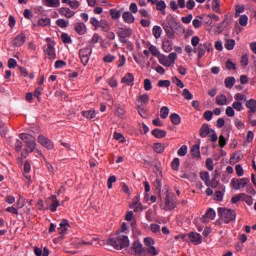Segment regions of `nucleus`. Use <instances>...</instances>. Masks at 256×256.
Here are the masks:
<instances>
[{"label": "nucleus", "instance_id": "f257e3e1", "mask_svg": "<svg viewBox=\"0 0 256 256\" xmlns=\"http://www.w3.org/2000/svg\"><path fill=\"white\" fill-rule=\"evenodd\" d=\"M107 245H110V247L115 248L117 251L127 249V247H129V237L120 232H116V237L109 238L107 240Z\"/></svg>", "mask_w": 256, "mask_h": 256}, {"label": "nucleus", "instance_id": "f03ea898", "mask_svg": "<svg viewBox=\"0 0 256 256\" xmlns=\"http://www.w3.org/2000/svg\"><path fill=\"white\" fill-rule=\"evenodd\" d=\"M178 25H181V23L177 22L173 15H167L165 21L162 23V29L165 31L169 39H175V31H177Z\"/></svg>", "mask_w": 256, "mask_h": 256}, {"label": "nucleus", "instance_id": "7ed1b4c3", "mask_svg": "<svg viewBox=\"0 0 256 256\" xmlns=\"http://www.w3.org/2000/svg\"><path fill=\"white\" fill-rule=\"evenodd\" d=\"M218 215L219 217H221L222 220H224V223L226 225H229V223L237 219V212H235V210L233 209L219 207Z\"/></svg>", "mask_w": 256, "mask_h": 256}, {"label": "nucleus", "instance_id": "20e7f679", "mask_svg": "<svg viewBox=\"0 0 256 256\" xmlns=\"http://www.w3.org/2000/svg\"><path fill=\"white\" fill-rule=\"evenodd\" d=\"M19 138L25 145V149L29 152L35 151V147H37V142H35V138L33 135L27 134V133H21L19 134Z\"/></svg>", "mask_w": 256, "mask_h": 256}, {"label": "nucleus", "instance_id": "39448f33", "mask_svg": "<svg viewBox=\"0 0 256 256\" xmlns=\"http://www.w3.org/2000/svg\"><path fill=\"white\" fill-rule=\"evenodd\" d=\"M131 35H133V29L123 28V27L118 28V31H117L118 39L120 43H124L125 45H127V47L131 45V42L127 41V39L131 37Z\"/></svg>", "mask_w": 256, "mask_h": 256}, {"label": "nucleus", "instance_id": "423d86ee", "mask_svg": "<svg viewBox=\"0 0 256 256\" xmlns=\"http://www.w3.org/2000/svg\"><path fill=\"white\" fill-rule=\"evenodd\" d=\"M211 52V44L205 42L204 44H199L197 48L194 49V53H198L197 61H201L205 56V53Z\"/></svg>", "mask_w": 256, "mask_h": 256}, {"label": "nucleus", "instance_id": "0eeeda50", "mask_svg": "<svg viewBox=\"0 0 256 256\" xmlns=\"http://www.w3.org/2000/svg\"><path fill=\"white\" fill-rule=\"evenodd\" d=\"M250 179L249 178H233L231 180V185L233 187V189H235L236 191H239V189H245V186L250 183Z\"/></svg>", "mask_w": 256, "mask_h": 256}, {"label": "nucleus", "instance_id": "6e6552de", "mask_svg": "<svg viewBox=\"0 0 256 256\" xmlns=\"http://www.w3.org/2000/svg\"><path fill=\"white\" fill-rule=\"evenodd\" d=\"M92 53H93V50L89 47L82 48L79 50V57H80L81 63L84 66L89 63V59Z\"/></svg>", "mask_w": 256, "mask_h": 256}, {"label": "nucleus", "instance_id": "1a4fd4ad", "mask_svg": "<svg viewBox=\"0 0 256 256\" xmlns=\"http://www.w3.org/2000/svg\"><path fill=\"white\" fill-rule=\"evenodd\" d=\"M43 51L47 55L50 61L57 59V53L55 52V43L47 44L43 46Z\"/></svg>", "mask_w": 256, "mask_h": 256}, {"label": "nucleus", "instance_id": "9d476101", "mask_svg": "<svg viewBox=\"0 0 256 256\" xmlns=\"http://www.w3.org/2000/svg\"><path fill=\"white\" fill-rule=\"evenodd\" d=\"M25 41H27V37L25 36V33L21 32L13 39L12 45L13 47H23Z\"/></svg>", "mask_w": 256, "mask_h": 256}, {"label": "nucleus", "instance_id": "9b49d317", "mask_svg": "<svg viewBox=\"0 0 256 256\" xmlns=\"http://www.w3.org/2000/svg\"><path fill=\"white\" fill-rule=\"evenodd\" d=\"M38 143H40V145H42L43 147H46V149H53L54 144L53 141L49 140V138L44 137L43 134H40L38 136Z\"/></svg>", "mask_w": 256, "mask_h": 256}, {"label": "nucleus", "instance_id": "f8f14e48", "mask_svg": "<svg viewBox=\"0 0 256 256\" xmlns=\"http://www.w3.org/2000/svg\"><path fill=\"white\" fill-rule=\"evenodd\" d=\"M216 215L217 213L215 212V210H213V208H209L206 211L205 215L202 216L201 221L202 223H209V220L212 221L213 219H215Z\"/></svg>", "mask_w": 256, "mask_h": 256}, {"label": "nucleus", "instance_id": "ddd939ff", "mask_svg": "<svg viewBox=\"0 0 256 256\" xmlns=\"http://www.w3.org/2000/svg\"><path fill=\"white\" fill-rule=\"evenodd\" d=\"M188 239L191 243H196V245H201V243H203V236L199 233L190 232L188 234Z\"/></svg>", "mask_w": 256, "mask_h": 256}, {"label": "nucleus", "instance_id": "4468645a", "mask_svg": "<svg viewBox=\"0 0 256 256\" xmlns=\"http://www.w3.org/2000/svg\"><path fill=\"white\" fill-rule=\"evenodd\" d=\"M71 225H69V220L67 219H62L60 222V226L58 228L59 234L60 235H67V229H69Z\"/></svg>", "mask_w": 256, "mask_h": 256}, {"label": "nucleus", "instance_id": "2eb2a0df", "mask_svg": "<svg viewBox=\"0 0 256 256\" xmlns=\"http://www.w3.org/2000/svg\"><path fill=\"white\" fill-rule=\"evenodd\" d=\"M74 29L78 35H85L87 33V27L83 22H77L74 24Z\"/></svg>", "mask_w": 256, "mask_h": 256}, {"label": "nucleus", "instance_id": "dca6fc26", "mask_svg": "<svg viewBox=\"0 0 256 256\" xmlns=\"http://www.w3.org/2000/svg\"><path fill=\"white\" fill-rule=\"evenodd\" d=\"M151 134L156 139H163V138L167 137V131H165L163 129H159V128H155L154 130H152Z\"/></svg>", "mask_w": 256, "mask_h": 256}, {"label": "nucleus", "instance_id": "f3484780", "mask_svg": "<svg viewBox=\"0 0 256 256\" xmlns=\"http://www.w3.org/2000/svg\"><path fill=\"white\" fill-rule=\"evenodd\" d=\"M59 13L60 15H63L64 17H66V19H71V17L75 16V11L65 7L60 8Z\"/></svg>", "mask_w": 256, "mask_h": 256}, {"label": "nucleus", "instance_id": "a211bd4d", "mask_svg": "<svg viewBox=\"0 0 256 256\" xmlns=\"http://www.w3.org/2000/svg\"><path fill=\"white\" fill-rule=\"evenodd\" d=\"M165 207H166L167 211H173V209H175V207H177V204H175L173 202V200H171V198L169 197V192H167L166 197H165Z\"/></svg>", "mask_w": 256, "mask_h": 256}, {"label": "nucleus", "instance_id": "6ab92c4d", "mask_svg": "<svg viewBox=\"0 0 256 256\" xmlns=\"http://www.w3.org/2000/svg\"><path fill=\"white\" fill-rule=\"evenodd\" d=\"M122 18L124 23H135V16H133V13H131L130 11H126L122 14Z\"/></svg>", "mask_w": 256, "mask_h": 256}, {"label": "nucleus", "instance_id": "aec40b11", "mask_svg": "<svg viewBox=\"0 0 256 256\" xmlns=\"http://www.w3.org/2000/svg\"><path fill=\"white\" fill-rule=\"evenodd\" d=\"M133 81H135V76L133 73L128 72L122 79L121 83H125V85L133 86Z\"/></svg>", "mask_w": 256, "mask_h": 256}, {"label": "nucleus", "instance_id": "412c9836", "mask_svg": "<svg viewBox=\"0 0 256 256\" xmlns=\"http://www.w3.org/2000/svg\"><path fill=\"white\" fill-rule=\"evenodd\" d=\"M229 26V18L226 16L224 20L217 26L216 33L218 35H221L223 33V30L226 29V27Z\"/></svg>", "mask_w": 256, "mask_h": 256}, {"label": "nucleus", "instance_id": "4be33fe9", "mask_svg": "<svg viewBox=\"0 0 256 256\" xmlns=\"http://www.w3.org/2000/svg\"><path fill=\"white\" fill-rule=\"evenodd\" d=\"M190 153L192 157L195 159H199L201 157V151H200V146L199 144L193 145L190 149Z\"/></svg>", "mask_w": 256, "mask_h": 256}, {"label": "nucleus", "instance_id": "5701e85b", "mask_svg": "<svg viewBox=\"0 0 256 256\" xmlns=\"http://www.w3.org/2000/svg\"><path fill=\"white\" fill-rule=\"evenodd\" d=\"M132 249L135 251L136 255H143V244L138 240L133 242Z\"/></svg>", "mask_w": 256, "mask_h": 256}, {"label": "nucleus", "instance_id": "b1692460", "mask_svg": "<svg viewBox=\"0 0 256 256\" xmlns=\"http://www.w3.org/2000/svg\"><path fill=\"white\" fill-rule=\"evenodd\" d=\"M209 133H211V128H209V125L203 124L201 126L200 132H199L200 137H202V139H205V137H207V135H209Z\"/></svg>", "mask_w": 256, "mask_h": 256}, {"label": "nucleus", "instance_id": "393cba45", "mask_svg": "<svg viewBox=\"0 0 256 256\" xmlns=\"http://www.w3.org/2000/svg\"><path fill=\"white\" fill-rule=\"evenodd\" d=\"M162 47L166 53H171L173 50V41L167 39L162 42Z\"/></svg>", "mask_w": 256, "mask_h": 256}, {"label": "nucleus", "instance_id": "a878e982", "mask_svg": "<svg viewBox=\"0 0 256 256\" xmlns=\"http://www.w3.org/2000/svg\"><path fill=\"white\" fill-rule=\"evenodd\" d=\"M99 27L104 31V33H109L111 31V26L109 25V21L103 19L100 21Z\"/></svg>", "mask_w": 256, "mask_h": 256}, {"label": "nucleus", "instance_id": "bb28decb", "mask_svg": "<svg viewBox=\"0 0 256 256\" xmlns=\"http://www.w3.org/2000/svg\"><path fill=\"white\" fill-rule=\"evenodd\" d=\"M158 61L164 67H171V62H169V60L167 59V56H165L164 54H160L158 56Z\"/></svg>", "mask_w": 256, "mask_h": 256}, {"label": "nucleus", "instance_id": "cd10ccee", "mask_svg": "<svg viewBox=\"0 0 256 256\" xmlns=\"http://www.w3.org/2000/svg\"><path fill=\"white\" fill-rule=\"evenodd\" d=\"M109 13L112 17V19L117 20L121 18V13H123V9L117 10V9H110Z\"/></svg>", "mask_w": 256, "mask_h": 256}, {"label": "nucleus", "instance_id": "c85d7f7f", "mask_svg": "<svg viewBox=\"0 0 256 256\" xmlns=\"http://www.w3.org/2000/svg\"><path fill=\"white\" fill-rule=\"evenodd\" d=\"M153 151L155 153L161 154L165 151V145L163 143H154L153 144Z\"/></svg>", "mask_w": 256, "mask_h": 256}, {"label": "nucleus", "instance_id": "c756f323", "mask_svg": "<svg viewBox=\"0 0 256 256\" xmlns=\"http://www.w3.org/2000/svg\"><path fill=\"white\" fill-rule=\"evenodd\" d=\"M156 9L157 11H161L162 15H166L165 9H167V4L165 3V1L160 0L156 4Z\"/></svg>", "mask_w": 256, "mask_h": 256}, {"label": "nucleus", "instance_id": "7c9ffc66", "mask_svg": "<svg viewBox=\"0 0 256 256\" xmlns=\"http://www.w3.org/2000/svg\"><path fill=\"white\" fill-rule=\"evenodd\" d=\"M130 209H133L135 211V213H137V211H143V204H141V202H138L136 200H134L132 202V204L129 205Z\"/></svg>", "mask_w": 256, "mask_h": 256}, {"label": "nucleus", "instance_id": "2f4dec72", "mask_svg": "<svg viewBox=\"0 0 256 256\" xmlns=\"http://www.w3.org/2000/svg\"><path fill=\"white\" fill-rule=\"evenodd\" d=\"M247 109H250L251 113H256V100L250 99L246 102Z\"/></svg>", "mask_w": 256, "mask_h": 256}, {"label": "nucleus", "instance_id": "473e14b6", "mask_svg": "<svg viewBox=\"0 0 256 256\" xmlns=\"http://www.w3.org/2000/svg\"><path fill=\"white\" fill-rule=\"evenodd\" d=\"M170 121L173 123V125H180L181 124V116L177 113H172L170 115Z\"/></svg>", "mask_w": 256, "mask_h": 256}, {"label": "nucleus", "instance_id": "72a5a7b5", "mask_svg": "<svg viewBox=\"0 0 256 256\" xmlns=\"http://www.w3.org/2000/svg\"><path fill=\"white\" fill-rule=\"evenodd\" d=\"M224 84L227 89H233V86L235 85V77H227L224 80Z\"/></svg>", "mask_w": 256, "mask_h": 256}, {"label": "nucleus", "instance_id": "f704fd0d", "mask_svg": "<svg viewBox=\"0 0 256 256\" xmlns=\"http://www.w3.org/2000/svg\"><path fill=\"white\" fill-rule=\"evenodd\" d=\"M224 47L225 49H227V51H233V49H235V40L234 39L226 40Z\"/></svg>", "mask_w": 256, "mask_h": 256}, {"label": "nucleus", "instance_id": "c9c22d12", "mask_svg": "<svg viewBox=\"0 0 256 256\" xmlns=\"http://www.w3.org/2000/svg\"><path fill=\"white\" fill-rule=\"evenodd\" d=\"M240 197H242V201L247 203V205H249V207H251V205H253V197L252 196H249L245 193H241Z\"/></svg>", "mask_w": 256, "mask_h": 256}, {"label": "nucleus", "instance_id": "e433bc0d", "mask_svg": "<svg viewBox=\"0 0 256 256\" xmlns=\"http://www.w3.org/2000/svg\"><path fill=\"white\" fill-rule=\"evenodd\" d=\"M152 33L155 37V39H159L161 37V34L163 33V29H161V26H154L152 29Z\"/></svg>", "mask_w": 256, "mask_h": 256}, {"label": "nucleus", "instance_id": "4c0bfd02", "mask_svg": "<svg viewBox=\"0 0 256 256\" xmlns=\"http://www.w3.org/2000/svg\"><path fill=\"white\" fill-rule=\"evenodd\" d=\"M216 103L217 105H227V96L225 94L218 95L216 97Z\"/></svg>", "mask_w": 256, "mask_h": 256}, {"label": "nucleus", "instance_id": "58836bf2", "mask_svg": "<svg viewBox=\"0 0 256 256\" xmlns=\"http://www.w3.org/2000/svg\"><path fill=\"white\" fill-rule=\"evenodd\" d=\"M200 179L204 181L205 185H209V181L211 180L209 176V172L207 171L200 172Z\"/></svg>", "mask_w": 256, "mask_h": 256}, {"label": "nucleus", "instance_id": "ea45409f", "mask_svg": "<svg viewBox=\"0 0 256 256\" xmlns=\"http://www.w3.org/2000/svg\"><path fill=\"white\" fill-rule=\"evenodd\" d=\"M47 25H51V18H41L38 20L39 27H47Z\"/></svg>", "mask_w": 256, "mask_h": 256}, {"label": "nucleus", "instance_id": "a19ab883", "mask_svg": "<svg viewBox=\"0 0 256 256\" xmlns=\"http://www.w3.org/2000/svg\"><path fill=\"white\" fill-rule=\"evenodd\" d=\"M82 115L86 117V119H95V110L82 111Z\"/></svg>", "mask_w": 256, "mask_h": 256}, {"label": "nucleus", "instance_id": "79ce46f5", "mask_svg": "<svg viewBox=\"0 0 256 256\" xmlns=\"http://www.w3.org/2000/svg\"><path fill=\"white\" fill-rule=\"evenodd\" d=\"M61 39H62V43H64L65 45L73 43L71 36H69V34L67 33H62Z\"/></svg>", "mask_w": 256, "mask_h": 256}, {"label": "nucleus", "instance_id": "37998d69", "mask_svg": "<svg viewBox=\"0 0 256 256\" xmlns=\"http://www.w3.org/2000/svg\"><path fill=\"white\" fill-rule=\"evenodd\" d=\"M56 25L61 29H65L66 27H69V21L65 19H58L56 20Z\"/></svg>", "mask_w": 256, "mask_h": 256}, {"label": "nucleus", "instance_id": "c03bdc74", "mask_svg": "<svg viewBox=\"0 0 256 256\" xmlns=\"http://www.w3.org/2000/svg\"><path fill=\"white\" fill-rule=\"evenodd\" d=\"M160 117L161 119H167L169 117V108L167 106H163L160 109Z\"/></svg>", "mask_w": 256, "mask_h": 256}, {"label": "nucleus", "instance_id": "a18cd8bd", "mask_svg": "<svg viewBox=\"0 0 256 256\" xmlns=\"http://www.w3.org/2000/svg\"><path fill=\"white\" fill-rule=\"evenodd\" d=\"M226 69H228V71H236L237 65L235 63H233V61H231V59H228L226 61Z\"/></svg>", "mask_w": 256, "mask_h": 256}, {"label": "nucleus", "instance_id": "49530a36", "mask_svg": "<svg viewBox=\"0 0 256 256\" xmlns=\"http://www.w3.org/2000/svg\"><path fill=\"white\" fill-rule=\"evenodd\" d=\"M61 5L60 0H46L47 7H59Z\"/></svg>", "mask_w": 256, "mask_h": 256}, {"label": "nucleus", "instance_id": "de8ad7c7", "mask_svg": "<svg viewBox=\"0 0 256 256\" xmlns=\"http://www.w3.org/2000/svg\"><path fill=\"white\" fill-rule=\"evenodd\" d=\"M138 103H143L147 105L149 103V94H143L138 97Z\"/></svg>", "mask_w": 256, "mask_h": 256}, {"label": "nucleus", "instance_id": "09e8293b", "mask_svg": "<svg viewBox=\"0 0 256 256\" xmlns=\"http://www.w3.org/2000/svg\"><path fill=\"white\" fill-rule=\"evenodd\" d=\"M206 187H212V189H217L219 187V181H217V178H212V180L208 181V185Z\"/></svg>", "mask_w": 256, "mask_h": 256}, {"label": "nucleus", "instance_id": "8fccbe9b", "mask_svg": "<svg viewBox=\"0 0 256 256\" xmlns=\"http://www.w3.org/2000/svg\"><path fill=\"white\" fill-rule=\"evenodd\" d=\"M179 165H180V160L179 158H174L171 162V167L173 171H179Z\"/></svg>", "mask_w": 256, "mask_h": 256}, {"label": "nucleus", "instance_id": "3c124183", "mask_svg": "<svg viewBox=\"0 0 256 256\" xmlns=\"http://www.w3.org/2000/svg\"><path fill=\"white\" fill-rule=\"evenodd\" d=\"M212 9H213V11H215V13H221L219 0L212 1Z\"/></svg>", "mask_w": 256, "mask_h": 256}, {"label": "nucleus", "instance_id": "603ef678", "mask_svg": "<svg viewBox=\"0 0 256 256\" xmlns=\"http://www.w3.org/2000/svg\"><path fill=\"white\" fill-rule=\"evenodd\" d=\"M249 21V17H247V15H241L240 18H239V24L242 26V27H247V23Z\"/></svg>", "mask_w": 256, "mask_h": 256}, {"label": "nucleus", "instance_id": "864d4df0", "mask_svg": "<svg viewBox=\"0 0 256 256\" xmlns=\"http://www.w3.org/2000/svg\"><path fill=\"white\" fill-rule=\"evenodd\" d=\"M14 149L16 151V153L21 152V149H23V142H21V140L16 139L15 144H14Z\"/></svg>", "mask_w": 256, "mask_h": 256}, {"label": "nucleus", "instance_id": "5fc2aeb1", "mask_svg": "<svg viewBox=\"0 0 256 256\" xmlns=\"http://www.w3.org/2000/svg\"><path fill=\"white\" fill-rule=\"evenodd\" d=\"M182 95L185 99H187V101H191V99H193V94H191V92L187 88L183 90Z\"/></svg>", "mask_w": 256, "mask_h": 256}, {"label": "nucleus", "instance_id": "6e6d98bb", "mask_svg": "<svg viewBox=\"0 0 256 256\" xmlns=\"http://www.w3.org/2000/svg\"><path fill=\"white\" fill-rule=\"evenodd\" d=\"M177 154L179 155V157H185L187 155V145L181 146Z\"/></svg>", "mask_w": 256, "mask_h": 256}, {"label": "nucleus", "instance_id": "4d7b16f0", "mask_svg": "<svg viewBox=\"0 0 256 256\" xmlns=\"http://www.w3.org/2000/svg\"><path fill=\"white\" fill-rule=\"evenodd\" d=\"M149 52L152 53V55H153L154 57H159V56L161 55V53L159 52V50L157 49V47H156V46H153V45H151V46L149 47Z\"/></svg>", "mask_w": 256, "mask_h": 256}, {"label": "nucleus", "instance_id": "13d9d810", "mask_svg": "<svg viewBox=\"0 0 256 256\" xmlns=\"http://www.w3.org/2000/svg\"><path fill=\"white\" fill-rule=\"evenodd\" d=\"M59 205H61V203H59V200H55L49 206L50 211H52V213H55V211H57V208L59 207Z\"/></svg>", "mask_w": 256, "mask_h": 256}, {"label": "nucleus", "instance_id": "bf43d9fd", "mask_svg": "<svg viewBox=\"0 0 256 256\" xmlns=\"http://www.w3.org/2000/svg\"><path fill=\"white\" fill-rule=\"evenodd\" d=\"M172 83H175L180 89H183L185 87V84L179 79L178 77H172Z\"/></svg>", "mask_w": 256, "mask_h": 256}, {"label": "nucleus", "instance_id": "052dcab7", "mask_svg": "<svg viewBox=\"0 0 256 256\" xmlns=\"http://www.w3.org/2000/svg\"><path fill=\"white\" fill-rule=\"evenodd\" d=\"M68 5L71 7V9H79L81 3L77 0H72L68 2Z\"/></svg>", "mask_w": 256, "mask_h": 256}, {"label": "nucleus", "instance_id": "680f3d73", "mask_svg": "<svg viewBox=\"0 0 256 256\" xmlns=\"http://www.w3.org/2000/svg\"><path fill=\"white\" fill-rule=\"evenodd\" d=\"M144 89H145V91H151V89H153V85L151 84L150 79L144 80Z\"/></svg>", "mask_w": 256, "mask_h": 256}, {"label": "nucleus", "instance_id": "e2e57ef3", "mask_svg": "<svg viewBox=\"0 0 256 256\" xmlns=\"http://www.w3.org/2000/svg\"><path fill=\"white\" fill-rule=\"evenodd\" d=\"M153 187L156 191H158V193H161V181L159 180V178H157L154 182H153Z\"/></svg>", "mask_w": 256, "mask_h": 256}, {"label": "nucleus", "instance_id": "0e129e2a", "mask_svg": "<svg viewBox=\"0 0 256 256\" xmlns=\"http://www.w3.org/2000/svg\"><path fill=\"white\" fill-rule=\"evenodd\" d=\"M157 85H158V87H171V81L160 80Z\"/></svg>", "mask_w": 256, "mask_h": 256}, {"label": "nucleus", "instance_id": "69168bd1", "mask_svg": "<svg viewBox=\"0 0 256 256\" xmlns=\"http://www.w3.org/2000/svg\"><path fill=\"white\" fill-rule=\"evenodd\" d=\"M214 199L215 201H223V192H221V190H217L214 193Z\"/></svg>", "mask_w": 256, "mask_h": 256}, {"label": "nucleus", "instance_id": "338daca9", "mask_svg": "<svg viewBox=\"0 0 256 256\" xmlns=\"http://www.w3.org/2000/svg\"><path fill=\"white\" fill-rule=\"evenodd\" d=\"M232 107H233L236 111H243V103H241V102L235 101V102L232 104Z\"/></svg>", "mask_w": 256, "mask_h": 256}, {"label": "nucleus", "instance_id": "774afa93", "mask_svg": "<svg viewBox=\"0 0 256 256\" xmlns=\"http://www.w3.org/2000/svg\"><path fill=\"white\" fill-rule=\"evenodd\" d=\"M206 167H207L208 171H213V169H214V166H213V159L208 158V159L206 160Z\"/></svg>", "mask_w": 256, "mask_h": 256}]
</instances>
